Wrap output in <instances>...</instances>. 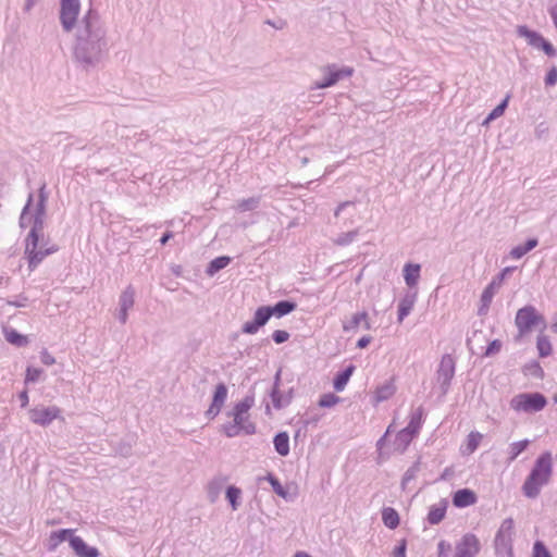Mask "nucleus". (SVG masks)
Wrapping results in <instances>:
<instances>
[{
	"mask_svg": "<svg viewBox=\"0 0 557 557\" xmlns=\"http://www.w3.org/2000/svg\"><path fill=\"white\" fill-rule=\"evenodd\" d=\"M75 30L73 61L88 72L99 66L109 52L108 29L94 0L81 17Z\"/></svg>",
	"mask_w": 557,
	"mask_h": 557,
	"instance_id": "obj_1",
	"label": "nucleus"
},
{
	"mask_svg": "<svg viewBox=\"0 0 557 557\" xmlns=\"http://www.w3.org/2000/svg\"><path fill=\"white\" fill-rule=\"evenodd\" d=\"M48 198L47 184L44 182L38 188V199L32 214V226L24 239V258L27 260L29 272L35 271L46 257L59 250L58 245L48 246V239H45L44 228Z\"/></svg>",
	"mask_w": 557,
	"mask_h": 557,
	"instance_id": "obj_2",
	"label": "nucleus"
},
{
	"mask_svg": "<svg viewBox=\"0 0 557 557\" xmlns=\"http://www.w3.org/2000/svg\"><path fill=\"white\" fill-rule=\"evenodd\" d=\"M552 473V454L550 451H544L535 459V462L521 487H542L548 483Z\"/></svg>",
	"mask_w": 557,
	"mask_h": 557,
	"instance_id": "obj_3",
	"label": "nucleus"
},
{
	"mask_svg": "<svg viewBox=\"0 0 557 557\" xmlns=\"http://www.w3.org/2000/svg\"><path fill=\"white\" fill-rule=\"evenodd\" d=\"M322 78L315 81L310 89H325L335 86L338 82L349 78L354 75V67L348 65H338L329 63L321 67Z\"/></svg>",
	"mask_w": 557,
	"mask_h": 557,
	"instance_id": "obj_4",
	"label": "nucleus"
},
{
	"mask_svg": "<svg viewBox=\"0 0 557 557\" xmlns=\"http://www.w3.org/2000/svg\"><path fill=\"white\" fill-rule=\"evenodd\" d=\"M548 404L547 397L540 392H525L513 396L510 408L518 412L534 413L542 411Z\"/></svg>",
	"mask_w": 557,
	"mask_h": 557,
	"instance_id": "obj_5",
	"label": "nucleus"
},
{
	"mask_svg": "<svg viewBox=\"0 0 557 557\" xmlns=\"http://www.w3.org/2000/svg\"><path fill=\"white\" fill-rule=\"evenodd\" d=\"M515 324L519 331V335L516 337V341L520 336L530 333L533 327L540 324H542L543 327H546L544 315L541 314L532 305H527L517 311Z\"/></svg>",
	"mask_w": 557,
	"mask_h": 557,
	"instance_id": "obj_6",
	"label": "nucleus"
},
{
	"mask_svg": "<svg viewBox=\"0 0 557 557\" xmlns=\"http://www.w3.org/2000/svg\"><path fill=\"white\" fill-rule=\"evenodd\" d=\"M81 10V0H60L59 22L63 33L70 34L78 27Z\"/></svg>",
	"mask_w": 557,
	"mask_h": 557,
	"instance_id": "obj_7",
	"label": "nucleus"
},
{
	"mask_svg": "<svg viewBox=\"0 0 557 557\" xmlns=\"http://www.w3.org/2000/svg\"><path fill=\"white\" fill-rule=\"evenodd\" d=\"M516 33L518 37L524 38L527 44L533 49L542 51L548 58L557 57V49L555 46L540 32L531 29L528 25H518Z\"/></svg>",
	"mask_w": 557,
	"mask_h": 557,
	"instance_id": "obj_8",
	"label": "nucleus"
},
{
	"mask_svg": "<svg viewBox=\"0 0 557 557\" xmlns=\"http://www.w3.org/2000/svg\"><path fill=\"white\" fill-rule=\"evenodd\" d=\"M515 535V522L512 518L505 519L494 539V547L497 556L512 557V540Z\"/></svg>",
	"mask_w": 557,
	"mask_h": 557,
	"instance_id": "obj_9",
	"label": "nucleus"
},
{
	"mask_svg": "<svg viewBox=\"0 0 557 557\" xmlns=\"http://www.w3.org/2000/svg\"><path fill=\"white\" fill-rule=\"evenodd\" d=\"M455 372L456 361L454 357L450 354L443 355L436 370V380L440 385L442 396H446L448 394Z\"/></svg>",
	"mask_w": 557,
	"mask_h": 557,
	"instance_id": "obj_10",
	"label": "nucleus"
},
{
	"mask_svg": "<svg viewBox=\"0 0 557 557\" xmlns=\"http://www.w3.org/2000/svg\"><path fill=\"white\" fill-rule=\"evenodd\" d=\"M61 414V409L58 406L49 407H35L28 410L29 420L37 425L48 426L53 420L58 419Z\"/></svg>",
	"mask_w": 557,
	"mask_h": 557,
	"instance_id": "obj_11",
	"label": "nucleus"
},
{
	"mask_svg": "<svg viewBox=\"0 0 557 557\" xmlns=\"http://www.w3.org/2000/svg\"><path fill=\"white\" fill-rule=\"evenodd\" d=\"M228 395V388L224 382H219L212 393L211 404L205 412V417L211 421L221 412Z\"/></svg>",
	"mask_w": 557,
	"mask_h": 557,
	"instance_id": "obj_12",
	"label": "nucleus"
},
{
	"mask_svg": "<svg viewBox=\"0 0 557 557\" xmlns=\"http://www.w3.org/2000/svg\"><path fill=\"white\" fill-rule=\"evenodd\" d=\"M481 549L479 539L473 533L465 534L456 544L454 557H475Z\"/></svg>",
	"mask_w": 557,
	"mask_h": 557,
	"instance_id": "obj_13",
	"label": "nucleus"
},
{
	"mask_svg": "<svg viewBox=\"0 0 557 557\" xmlns=\"http://www.w3.org/2000/svg\"><path fill=\"white\" fill-rule=\"evenodd\" d=\"M270 319L271 317L269 315L267 307L260 306L253 312L252 319L242 325V333L249 335L257 334L259 330L269 322Z\"/></svg>",
	"mask_w": 557,
	"mask_h": 557,
	"instance_id": "obj_14",
	"label": "nucleus"
},
{
	"mask_svg": "<svg viewBox=\"0 0 557 557\" xmlns=\"http://www.w3.org/2000/svg\"><path fill=\"white\" fill-rule=\"evenodd\" d=\"M269 315L281 319L297 309V302L293 299L278 300L274 305H265Z\"/></svg>",
	"mask_w": 557,
	"mask_h": 557,
	"instance_id": "obj_15",
	"label": "nucleus"
},
{
	"mask_svg": "<svg viewBox=\"0 0 557 557\" xmlns=\"http://www.w3.org/2000/svg\"><path fill=\"white\" fill-rule=\"evenodd\" d=\"M77 557H99L100 552L95 546H89L81 536L71 537V546Z\"/></svg>",
	"mask_w": 557,
	"mask_h": 557,
	"instance_id": "obj_16",
	"label": "nucleus"
},
{
	"mask_svg": "<svg viewBox=\"0 0 557 557\" xmlns=\"http://www.w3.org/2000/svg\"><path fill=\"white\" fill-rule=\"evenodd\" d=\"M417 300V292H407L399 300L397 306V321L401 323L413 309Z\"/></svg>",
	"mask_w": 557,
	"mask_h": 557,
	"instance_id": "obj_17",
	"label": "nucleus"
},
{
	"mask_svg": "<svg viewBox=\"0 0 557 557\" xmlns=\"http://www.w3.org/2000/svg\"><path fill=\"white\" fill-rule=\"evenodd\" d=\"M281 373H282V370L278 369L274 375L272 387H271L270 392L268 393L269 397L271 398L272 405L276 410L286 408L285 403H284V394L280 388Z\"/></svg>",
	"mask_w": 557,
	"mask_h": 557,
	"instance_id": "obj_18",
	"label": "nucleus"
},
{
	"mask_svg": "<svg viewBox=\"0 0 557 557\" xmlns=\"http://www.w3.org/2000/svg\"><path fill=\"white\" fill-rule=\"evenodd\" d=\"M361 323L364 330L369 331L372 329V325L369 321V314L366 310L352 314L349 321H344L343 331L346 333L356 331Z\"/></svg>",
	"mask_w": 557,
	"mask_h": 557,
	"instance_id": "obj_19",
	"label": "nucleus"
},
{
	"mask_svg": "<svg viewBox=\"0 0 557 557\" xmlns=\"http://www.w3.org/2000/svg\"><path fill=\"white\" fill-rule=\"evenodd\" d=\"M355 371L356 366L354 363H349L345 368L337 371L332 381L334 391H344Z\"/></svg>",
	"mask_w": 557,
	"mask_h": 557,
	"instance_id": "obj_20",
	"label": "nucleus"
},
{
	"mask_svg": "<svg viewBox=\"0 0 557 557\" xmlns=\"http://www.w3.org/2000/svg\"><path fill=\"white\" fill-rule=\"evenodd\" d=\"M417 436L406 429H401L395 435L392 443L393 453L404 454Z\"/></svg>",
	"mask_w": 557,
	"mask_h": 557,
	"instance_id": "obj_21",
	"label": "nucleus"
},
{
	"mask_svg": "<svg viewBox=\"0 0 557 557\" xmlns=\"http://www.w3.org/2000/svg\"><path fill=\"white\" fill-rule=\"evenodd\" d=\"M74 532L75 531L73 529H61L58 531H52L48 541V550L54 552L64 541H67L71 545V537H75Z\"/></svg>",
	"mask_w": 557,
	"mask_h": 557,
	"instance_id": "obj_22",
	"label": "nucleus"
},
{
	"mask_svg": "<svg viewBox=\"0 0 557 557\" xmlns=\"http://www.w3.org/2000/svg\"><path fill=\"white\" fill-rule=\"evenodd\" d=\"M421 273V265L419 263L407 262L403 268V276L406 285L413 288L418 285Z\"/></svg>",
	"mask_w": 557,
	"mask_h": 557,
	"instance_id": "obj_23",
	"label": "nucleus"
},
{
	"mask_svg": "<svg viewBox=\"0 0 557 557\" xmlns=\"http://www.w3.org/2000/svg\"><path fill=\"white\" fill-rule=\"evenodd\" d=\"M255 406V387H250L247 395L238 403H236L232 409V411L227 412V416L231 414H248V411Z\"/></svg>",
	"mask_w": 557,
	"mask_h": 557,
	"instance_id": "obj_24",
	"label": "nucleus"
},
{
	"mask_svg": "<svg viewBox=\"0 0 557 557\" xmlns=\"http://www.w3.org/2000/svg\"><path fill=\"white\" fill-rule=\"evenodd\" d=\"M3 336L5 341L15 347H25L29 344L27 335L20 333L16 329L11 326L3 327Z\"/></svg>",
	"mask_w": 557,
	"mask_h": 557,
	"instance_id": "obj_25",
	"label": "nucleus"
},
{
	"mask_svg": "<svg viewBox=\"0 0 557 557\" xmlns=\"http://www.w3.org/2000/svg\"><path fill=\"white\" fill-rule=\"evenodd\" d=\"M476 495L472 490H457L453 496V504L457 508H465L475 504Z\"/></svg>",
	"mask_w": 557,
	"mask_h": 557,
	"instance_id": "obj_26",
	"label": "nucleus"
},
{
	"mask_svg": "<svg viewBox=\"0 0 557 557\" xmlns=\"http://www.w3.org/2000/svg\"><path fill=\"white\" fill-rule=\"evenodd\" d=\"M482 438H483V435L480 432L471 431L467 435L466 443L460 446V454L462 456L472 455L478 449Z\"/></svg>",
	"mask_w": 557,
	"mask_h": 557,
	"instance_id": "obj_27",
	"label": "nucleus"
},
{
	"mask_svg": "<svg viewBox=\"0 0 557 557\" xmlns=\"http://www.w3.org/2000/svg\"><path fill=\"white\" fill-rule=\"evenodd\" d=\"M537 245H539V239L536 237H529L525 239L524 243L512 247L509 252V256L516 260L521 259L528 252H530L531 250L536 248Z\"/></svg>",
	"mask_w": 557,
	"mask_h": 557,
	"instance_id": "obj_28",
	"label": "nucleus"
},
{
	"mask_svg": "<svg viewBox=\"0 0 557 557\" xmlns=\"http://www.w3.org/2000/svg\"><path fill=\"white\" fill-rule=\"evenodd\" d=\"M34 199H35L34 193L30 191L27 196L26 202H25L24 207L22 208V211H21V214L18 218V226L22 230H25L26 227L32 226V214H33L32 209L34 206Z\"/></svg>",
	"mask_w": 557,
	"mask_h": 557,
	"instance_id": "obj_29",
	"label": "nucleus"
},
{
	"mask_svg": "<svg viewBox=\"0 0 557 557\" xmlns=\"http://www.w3.org/2000/svg\"><path fill=\"white\" fill-rule=\"evenodd\" d=\"M510 99H511V94L508 92L500 100V102L485 116V119L482 121L481 125L488 126L491 124V122L500 117L505 113L506 109L508 108Z\"/></svg>",
	"mask_w": 557,
	"mask_h": 557,
	"instance_id": "obj_30",
	"label": "nucleus"
},
{
	"mask_svg": "<svg viewBox=\"0 0 557 557\" xmlns=\"http://www.w3.org/2000/svg\"><path fill=\"white\" fill-rule=\"evenodd\" d=\"M272 443L280 456L286 457L289 454V435L286 431H280L274 434Z\"/></svg>",
	"mask_w": 557,
	"mask_h": 557,
	"instance_id": "obj_31",
	"label": "nucleus"
},
{
	"mask_svg": "<svg viewBox=\"0 0 557 557\" xmlns=\"http://www.w3.org/2000/svg\"><path fill=\"white\" fill-rule=\"evenodd\" d=\"M424 422V409L422 406L418 407L413 412L410 414V419L408 424L404 428L407 431H410L416 436L419 435L420 430Z\"/></svg>",
	"mask_w": 557,
	"mask_h": 557,
	"instance_id": "obj_32",
	"label": "nucleus"
},
{
	"mask_svg": "<svg viewBox=\"0 0 557 557\" xmlns=\"http://www.w3.org/2000/svg\"><path fill=\"white\" fill-rule=\"evenodd\" d=\"M232 262L230 256H219L212 259L206 267V274L210 277L214 276L218 272L225 269Z\"/></svg>",
	"mask_w": 557,
	"mask_h": 557,
	"instance_id": "obj_33",
	"label": "nucleus"
},
{
	"mask_svg": "<svg viewBox=\"0 0 557 557\" xmlns=\"http://www.w3.org/2000/svg\"><path fill=\"white\" fill-rule=\"evenodd\" d=\"M233 422L246 435H252L257 432V426L253 422L249 421L248 414H231Z\"/></svg>",
	"mask_w": 557,
	"mask_h": 557,
	"instance_id": "obj_34",
	"label": "nucleus"
},
{
	"mask_svg": "<svg viewBox=\"0 0 557 557\" xmlns=\"http://www.w3.org/2000/svg\"><path fill=\"white\" fill-rule=\"evenodd\" d=\"M446 508V500H442L438 505L432 506L428 513V522L433 525L438 524L445 518Z\"/></svg>",
	"mask_w": 557,
	"mask_h": 557,
	"instance_id": "obj_35",
	"label": "nucleus"
},
{
	"mask_svg": "<svg viewBox=\"0 0 557 557\" xmlns=\"http://www.w3.org/2000/svg\"><path fill=\"white\" fill-rule=\"evenodd\" d=\"M389 435L383 434L376 442L377 462L382 463L387 460L393 454L392 444L387 445Z\"/></svg>",
	"mask_w": 557,
	"mask_h": 557,
	"instance_id": "obj_36",
	"label": "nucleus"
},
{
	"mask_svg": "<svg viewBox=\"0 0 557 557\" xmlns=\"http://www.w3.org/2000/svg\"><path fill=\"white\" fill-rule=\"evenodd\" d=\"M382 521L386 528L395 530L400 523V518L394 508L384 507L382 509Z\"/></svg>",
	"mask_w": 557,
	"mask_h": 557,
	"instance_id": "obj_37",
	"label": "nucleus"
},
{
	"mask_svg": "<svg viewBox=\"0 0 557 557\" xmlns=\"http://www.w3.org/2000/svg\"><path fill=\"white\" fill-rule=\"evenodd\" d=\"M493 300L492 286L485 287L480 297V306L478 308V315H486Z\"/></svg>",
	"mask_w": 557,
	"mask_h": 557,
	"instance_id": "obj_38",
	"label": "nucleus"
},
{
	"mask_svg": "<svg viewBox=\"0 0 557 557\" xmlns=\"http://www.w3.org/2000/svg\"><path fill=\"white\" fill-rule=\"evenodd\" d=\"M396 392V387L392 382H386L375 389V399L377 403L389 399Z\"/></svg>",
	"mask_w": 557,
	"mask_h": 557,
	"instance_id": "obj_39",
	"label": "nucleus"
},
{
	"mask_svg": "<svg viewBox=\"0 0 557 557\" xmlns=\"http://www.w3.org/2000/svg\"><path fill=\"white\" fill-rule=\"evenodd\" d=\"M516 270V267H506L502 269L493 278L492 281L485 286L490 287L492 286L493 296L495 295V292L497 288L500 287L505 278L511 274Z\"/></svg>",
	"mask_w": 557,
	"mask_h": 557,
	"instance_id": "obj_40",
	"label": "nucleus"
},
{
	"mask_svg": "<svg viewBox=\"0 0 557 557\" xmlns=\"http://www.w3.org/2000/svg\"><path fill=\"white\" fill-rule=\"evenodd\" d=\"M536 348L539 351L540 358H546L552 355L553 347L549 341V337L543 334H540L536 338Z\"/></svg>",
	"mask_w": 557,
	"mask_h": 557,
	"instance_id": "obj_41",
	"label": "nucleus"
},
{
	"mask_svg": "<svg viewBox=\"0 0 557 557\" xmlns=\"http://www.w3.org/2000/svg\"><path fill=\"white\" fill-rule=\"evenodd\" d=\"M135 290L132 285H128L120 295L119 305L121 309L129 310L134 306Z\"/></svg>",
	"mask_w": 557,
	"mask_h": 557,
	"instance_id": "obj_42",
	"label": "nucleus"
},
{
	"mask_svg": "<svg viewBox=\"0 0 557 557\" xmlns=\"http://www.w3.org/2000/svg\"><path fill=\"white\" fill-rule=\"evenodd\" d=\"M261 198L259 196L249 197L246 199L238 200L235 210L238 212H246L256 210L260 205Z\"/></svg>",
	"mask_w": 557,
	"mask_h": 557,
	"instance_id": "obj_43",
	"label": "nucleus"
},
{
	"mask_svg": "<svg viewBox=\"0 0 557 557\" xmlns=\"http://www.w3.org/2000/svg\"><path fill=\"white\" fill-rule=\"evenodd\" d=\"M522 372L524 375H531L535 379H543L545 374L543 368L541 367L537 360H531L530 362H527L522 367Z\"/></svg>",
	"mask_w": 557,
	"mask_h": 557,
	"instance_id": "obj_44",
	"label": "nucleus"
},
{
	"mask_svg": "<svg viewBox=\"0 0 557 557\" xmlns=\"http://www.w3.org/2000/svg\"><path fill=\"white\" fill-rule=\"evenodd\" d=\"M529 445H530V441L527 438L511 443L509 446L508 459L510 461H513L515 459H517L518 456L520 454H522L529 447Z\"/></svg>",
	"mask_w": 557,
	"mask_h": 557,
	"instance_id": "obj_45",
	"label": "nucleus"
},
{
	"mask_svg": "<svg viewBox=\"0 0 557 557\" xmlns=\"http://www.w3.org/2000/svg\"><path fill=\"white\" fill-rule=\"evenodd\" d=\"M358 234H359V230L358 228H355V230L349 231V232L341 233L333 240V243L336 246L346 247V246L350 245L356 239Z\"/></svg>",
	"mask_w": 557,
	"mask_h": 557,
	"instance_id": "obj_46",
	"label": "nucleus"
},
{
	"mask_svg": "<svg viewBox=\"0 0 557 557\" xmlns=\"http://www.w3.org/2000/svg\"><path fill=\"white\" fill-rule=\"evenodd\" d=\"M342 398L334 393H325L320 396L318 406L321 408H332L339 404Z\"/></svg>",
	"mask_w": 557,
	"mask_h": 557,
	"instance_id": "obj_47",
	"label": "nucleus"
},
{
	"mask_svg": "<svg viewBox=\"0 0 557 557\" xmlns=\"http://www.w3.org/2000/svg\"><path fill=\"white\" fill-rule=\"evenodd\" d=\"M44 374V370L33 366H27L25 370L24 384L29 385L37 383L40 376Z\"/></svg>",
	"mask_w": 557,
	"mask_h": 557,
	"instance_id": "obj_48",
	"label": "nucleus"
},
{
	"mask_svg": "<svg viewBox=\"0 0 557 557\" xmlns=\"http://www.w3.org/2000/svg\"><path fill=\"white\" fill-rule=\"evenodd\" d=\"M419 470H420V461L417 460L404 473V475L401 478V482H400V487H405L417 475Z\"/></svg>",
	"mask_w": 557,
	"mask_h": 557,
	"instance_id": "obj_49",
	"label": "nucleus"
},
{
	"mask_svg": "<svg viewBox=\"0 0 557 557\" xmlns=\"http://www.w3.org/2000/svg\"><path fill=\"white\" fill-rule=\"evenodd\" d=\"M210 488L236 487L235 484L228 482V478L224 475L214 476L207 485Z\"/></svg>",
	"mask_w": 557,
	"mask_h": 557,
	"instance_id": "obj_50",
	"label": "nucleus"
},
{
	"mask_svg": "<svg viewBox=\"0 0 557 557\" xmlns=\"http://www.w3.org/2000/svg\"><path fill=\"white\" fill-rule=\"evenodd\" d=\"M503 347V342L498 338L491 341L485 347L484 352L482 354V358H488L494 355H497Z\"/></svg>",
	"mask_w": 557,
	"mask_h": 557,
	"instance_id": "obj_51",
	"label": "nucleus"
},
{
	"mask_svg": "<svg viewBox=\"0 0 557 557\" xmlns=\"http://www.w3.org/2000/svg\"><path fill=\"white\" fill-rule=\"evenodd\" d=\"M220 431L226 436V437H235L240 434V429L233 422L227 421L223 423L220 428Z\"/></svg>",
	"mask_w": 557,
	"mask_h": 557,
	"instance_id": "obj_52",
	"label": "nucleus"
},
{
	"mask_svg": "<svg viewBox=\"0 0 557 557\" xmlns=\"http://www.w3.org/2000/svg\"><path fill=\"white\" fill-rule=\"evenodd\" d=\"M114 451H115L116 455L122 456V457L131 456L132 453H133V447H132L131 442H128V441H120L114 446Z\"/></svg>",
	"mask_w": 557,
	"mask_h": 557,
	"instance_id": "obj_53",
	"label": "nucleus"
},
{
	"mask_svg": "<svg viewBox=\"0 0 557 557\" xmlns=\"http://www.w3.org/2000/svg\"><path fill=\"white\" fill-rule=\"evenodd\" d=\"M226 499L228 500L233 510H236L240 504L242 490H225Z\"/></svg>",
	"mask_w": 557,
	"mask_h": 557,
	"instance_id": "obj_54",
	"label": "nucleus"
},
{
	"mask_svg": "<svg viewBox=\"0 0 557 557\" xmlns=\"http://www.w3.org/2000/svg\"><path fill=\"white\" fill-rule=\"evenodd\" d=\"M263 481H268L271 484V487H273V488L283 487V485L281 484L280 480L276 478V475L271 472L267 473V475H263V476H261V475L256 476L257 484H260Z\"/></svg>",
	"mask_w": 557,
	"mask_h": 557,
	"instance_id": "obj_55",
	"label": "nucleus"
},
{
	"mask_svg": "<svg viewBox=\"0 0 557 557\" xmlns=\"http://www.w3.org/2000/svg\"><path fill=\"white\" fill-rule=\"evenodd\" d=\"M532 557H552V554L542 541H536L533 545Z\"/></svg>",
	"mask_w": 557,
	"mask_h": 557,
	"instance_id": "obj_56",
	"label": "nucleus"
},
{
	"mask_svg": "<svg viewBox=\"0 0 557 557\" xmlns=\"http://www.w3.org/2000/svg\"><path fill=\"white\" fill-rule=\"evenodd\" d=\"M544 84L546 87H553L557 84V66L552 65L546 72L544 77Z\"/></svg>",
	"mask_w": 557,
	"mask_h": 557,
	"instance_id": "obj_57",
	"label": "nucleus"
},
{
	"mask_svg": "<svg viewBox=\"0 0 557 557\" xmlns=\"http://www.w3.org/2000/svg\"><path fill=\"white\" fill-rule=\"evenodd\" d=\"M289 337H290V334L285 330H275L271 335V339L275 344H283V343L287 342L289 339Z\"/></svg>",
	"mask_w": 557,
	"mask_h": 557,
	"instance_id": "obj_58",
	"label": "nucleus"
},
{
	"mask_svg": "<svg viewBox=\"0 0 557 557\" xmlns=\"http://www.w3.org/2000/svg\"><path fill=\"white\" fill-rule=\"evenodd\" d=\"M39 358L42 364L52 366L55 363V358L48 351L47 348H42Z\"/></svg>",
	"mask_w": 557,
	"mask_h": 557,
	"instance_id": "obj_59",
	"label": "nucleus"
},
{
	"mask_svg": "<svg viewBox=\"0 0 557 557\" xmlns=\"http://www.w3.org/2000/svg\"><path fill=\"white\" fill-rule=\"evenodd\" d=\"M407 541L403 539L399 541L398 545L393 550V557H407Z\"/></svg>",
	"mask_w": 557,
	"mask_h": 557,
	"instance_id": "obj_60",
	"label": "nucleus"
},
{
	"mask_svg": "<svg viewBox=\"0 0 557 557\" xmlns=\"http://www.w3.org/2000/svg\"><path fill=\"white\" fill-rule=\"evenodd\" d=\"M28 298L24 294H20L15 300H9L8 305L15 308H24L27 306Z\"/></svg>",
	"mask_w": 557,
	"mask_h": 557,
	"instance_id": "obj_61",
	"label": "nucleus"
},
{
	"mask_svg": "<svg viewBox=\"0 0 557 557\" xmlns=\"http://www.w3.org/2000/svg\"><path fill=\"white\" fill-rule=\"evenodd\" d=\"M285 500H293L297 496V490H273Z\"/></svg>",
	"mask_w": 557,
	"mask_h": 557,
	"instance_id": "obj_62",
	"label": "nucleus"
},
{
	"mask_svg": "<svg viewBox=\"0 0 557 557\" xmlns=\"http://www.w3.org/2000/svg\"><path fill=\"white\" fill-rule=\"evenodd\" d=\"M319 421H320V416L313 414L306 419H301L299 422L302 424L304 429H307L309 425H317Z\"/></svg>",
	"mask_w": 557,
	"mask_h": 557,
	"instance_id": "obj_63",
	"label": "nucleus"
},
{
	"mask_svg": "<svg viewBox=\"0 0 557 557\" xmlns=\"http://www.w3.org/2000/svg\"><path fill=\"white\" fill-rule=\"evenodd\" d=\"M372 342V336L370 335H363L361 336L357 343H356V347L358 349H364L369 346V344Z\"/></svg>",
	"mask_w": 557,
	"mask_h": 557,
	"instance_id": "obj_64",
	"label": "nucleus"
}]
</instances>
